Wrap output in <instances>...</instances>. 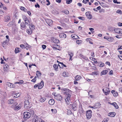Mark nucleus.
Instances as JSON below:
<instances>
[{"label":"nucleus","mask_w":122,"mask_h":122,"mask_svg":"<svg viewBox=\"0 0 122 122\" xmlns=\"http://www.w3.org/2000/svg\"><path fill=\"white\" fill-rule=\"evenodd\" d=\"M68 55L70 56L69 60H71V58L72 57V56H73V53L70 52H68Z\"/></svg>","instance_id":"nucleus-22"},{"label":"nucleus","mask_w":122,"mask_h":122,"mask_svg":"<svg viewBox=\"0 0 122 122\" xmlns=\"http://www.w3.org/2000/svg\"><path fill=\"white\" fill-rule=\"evenodd\" d=\"M81 78V76L79 75H77L75 76V79L76 81H78L80 80Z\"/></svg>","instance_id":"nucleus-23"},{"label":"nucleus","mask_w":122,"mask_h":122,"mask_svg":"<svg viewBox=\"0 0 122 122\" xmlns=\"http://www.w3.org/2000/svg\"><path fill=\"white\" fill-rule=\"evenodd\" d=\"M59 36L61 38H65L66 37V35L64 33H61L59 35Z\"/></svg>","instance_id":"nucleus-15"},{"label":"nucleus","mask_w":122,"mask_h":122,"mask_svg":"<svg viewBox=\"0 0 122 122\" xmlns=\"http://www.w3.org/2000/svg\"><path fill=\"white\" fill-rule=\"evenodd\" d=\"M35 5V6L36 8H37V7L39 8L40 7V6L37 3Z\"/></svg>","instance_id":"nucleus-55"},{"label":"nucleus","mask_w":122,"mask_h":122,"mask_svg":"<svg viewBox=\"0 0 122 122\" xmlns=\"http://www.w3.org/2000/svg\"><path fill=\"white\" fill-rule=\"evenodd\" d=\"M92 111L91 110L87 111L86 113V116L87 119H89L91 118L92 116Z\"/></svg>","instance_id":"nucleus-5"},{"label":"nucleus","mask_w":122,"mask_h":122,"mask_svg":"<svg viewBox=\"0 0 122 122\" xmlns=\"http://www.w3.org/2000/svg\"><path fill=\"white\" fill-rule=\"evenodd\" d=\"M121 29L120 28H116L114 29V30L116 33L120 34Z\"/></svg>","instance_id":"nucleus-13"},{"label":"nucleus","mask_w":122,"mask_h":122,"mask_svg":"<svg viewBox=\"0 0 122 122\" xmlns=\"http://www.w3.org/2000/svg\"><path fill=\"white\" fill-rule=\"evenodd\" d=\"M110 104L114 106L115 108L118 109L119 108L117 104L115 102H113L112 103H110Z\"/></svg>","instance_id":"nucleus-18"},{"label":"nucleus","mask_w":122,"mask_h":122,"mask_svg":"<svg viewBox=\"0 0 122 122\" xmlns=\"http://www.w3.org/2000/svg\"><path fill=\"white\" fill-rule=\"evenodd\" d=\"M20 46L22 48H25V46L23 44H21L20 45Z\"/></svg>","instance_id":"nucleus-52"},{"label":"nucleus","mask_w":122,"mask_h":122,"mask_svg":"<svg viewBox=\"0 0 122 122\" xmlns=\"http://www.w3.org/2000/svg\"><path fill=\"white\" fill-rule=\"evenodd\" d=\"M115 113L114 112H110L109 113V116L111 117H113L115 116Z\"/></svg>","instance_id":"nucleus-24"},{"label":"nucleus","mask_w":122,"mask_h":122,"mask_svg":"<svg viewBox=\"0 0 122 122\" xmlns=\"http://www.w3.org/2000/svg\"><path fill=\"white\" fill-rule=\"evenodd\" d=\"M44 82L42 81H41L39 85L38 86V88L39 89H41L44 86Z\"/></svg>","instance_id":"nucleus-14"},{"label":"nucleus","mask_w":122,"mask_h":122,"mask_svg":"<svg viewBox=\"0 0 122 122\" xmlns=\"http://www.w3.org/2000/svg\"><path fill=\"white\" fill-rule=\"evenodd\" d=\"M60 63L58 64V66L60 68H63V67H66V66L63 63L59 62Z\"/></svg>","instance_id":"nucleus-16"},{"label":"nucleus","mask_w":122,"mask_h":122,"mask_svg":"<svg viewBox=\"0 0 122 122\" xmlns=\"http://www.w3.org/2000/svg\"><path fill=\"white\" fill-rule=\"evenodd\" d=\"M24 118L26 120L30 117L31 115L30 112H25L24 113Z\"/></svg>","instance_id":"nucleus-1"},{"label":"nucleus","mask_w":122,"mask_h":122,"mask_svg":"<svg viewBox=\"0 0 122 122\" xmlns=\"http://www.w3.org/2000/svg\"><path fill=\"white\" fill-rule=\"evenodd\" d=\"M71 94H69L66 95V98L65 99V100L68 105L70 104L69 101L70 100V98L71 97Z\"/></svg>","instance_id":"nucleus-4"},{"label":"nucleus","mask_w":122,"mask_h":122,"mask_svg":"<svg viewBox=\"0 0 122 122\" xmlns=\"http://www.w3.org/2000/svg\"><path fill=\"white\" fill-rule=\"evenodd\" d=\"M78 18L79 19L81 20H85V18L82 17H78Z\"/></svg>","instance_id":"nucleus-49"},{"label":"nucleus","mask_w":122,"mask_h":122,"mask_svg":"<svg viewBox=\"0 0 122 122\" xmlns=\"http://www.w3.org/2000/svg\"><path fill=\"white\" fill-rule=\"evenodd\" d=\"M29 27L31 28V29L32 30H33L35 28V26L33 25H31V26H29Z\"/></svg>","instance_id":"nucleus-48"},{"label":"nucleus","mask_w":122,"mask_h":122,"mask_svg":"<svg viewBox=\"0 0 122 122\" xmlns=\"http://www.w3.org/2000/svg\"><path fill=\"white\" fill-rule=\"evenodd\" d=\"M20 94H21L20 93H13L12 94V96L14 98H16L19 97L20 96Z\"/></svg>","instance_id":"nucleus-9"},{"label":"nucleus","mask_w":122,"mask_h":122,"mask_svg":"<svg viewBox=\"0 0 122 122\" xmlns=\"http://www.w3.org/2000/svg\"><path fill=\"white\" fill-rule=\"evenodd\" d=\"M82 41L81 40H77L76 41V43L78 44H80L82 42Z\"/></svg>","instance_id":"nucleus-38"},{"label":"nucleus","mask_w":122,"mask_h":122,"mask_svg":"<svg viewBox=\"0 0 122 122\" xmlns=\"http://www.w3.org/2000/svg\"><path fill=\"white\" fill-rule=\"evenodd\" d=\"M113 71L112 70H111L109 72V75H112L113 74Z\"/></svg>","instance_id":"nucleus-60"},{"label":"nucleus","mask_w":122,"mask_h":122,"mask_svg":"<svg viewBox=\"0 0 122 122\" xmlns=\"http://www.w3.org/2000/svg\"><path fill=\"white\" fill-rule=\"evenodd\" d=\"M69 107L70 109H72L74 111H75L77 109V105L76 104L73 103L70 104L69 106Z\"/></svg>","instance_id":"nucleus-3"},{"label":"nucleus","mask_w":122,"mask_h":122,"mask_svg":"<svg viewBox=\"0 0 122 122\" xmlns=\"http://www.w3.org/2000/svg\"><path fill=\"white\" fill-rule=\"evenodd\" d=\"M94 105L96 108L98 107H100L101 104L99 102H97L95 103Z\"/></svg>","instance_id":"nucleus-19"},{"label":"nucleus","mask_w":122,"mask_h":122,"mask_svg":"<svg viewBox=\"0 0 122 122\" xmlns=\"http://www.w3.org/2000/svg\"><path fill=\"white\" fill-rule=\"evenodd\" d=\"M67 114L68 115L71 114V111L70 110H68V109H67Z\"/></svg>","instance_id":"nucleus-46"},{"label":"nucleus","mask_w":122,"mask_h":122,"mask_svg":"<svg viewBox=\"0 0 122 122\" xmlns=\"http://www.w3.org/2000/svg\"><path fill=\"white\" fill-rule=\"evenodd\" d=\"M46 100V98L45 97H42L40 99V101L41 102H44Z\"/></svg>","instance_id":"nucleus-32"},{"label":"nucleus","mask_w":122,"mask_h":122,"mask_svg":"<svg viewBox=\"0 0 122 122\" xmlns=\"http://www.w3.org/2000/svg\"><path fill=\"white\" fill-rule=\"evenodd\" d=\"M20 25L21 27L23 28H24L26 27L25 24L24 22H22L21 23Z\"/></svg>","instance_id":"nucleus-29"},{"label":"nucleus","mask_w":122,"mask_h":122,"mask_svg":"<svg viewBox=\"0 0 122 122\" xmlns=\"http://www.w3.org/2000/svg\"><path fill=\"white\" fill-rule=\"evenodd\" d=\"M62 92L65 94L67 95L69 94H72V91L68 89L64 88L61 89Z\"/></svg>","instance_id":"nucleus-2"},{"label":"nucleus","mask_w":122,"mask_h":122,"mask_svg":"<svg viewBox=\"0 0 122 122\" xmlns=\"http://www.w3.org/2000/svg\"><path fill=\"white\" fill-rule=\"evenodd\" d=\"M10 17L9 16H6L4 18V20L5 22H7L10 20Z\"/></svg>","instance_id":"nucleus-28"},{"label":"nucleus","mask_w":122,"mask_h":122,"mask_svg":"<svg viewBox=\"0 0 122 122\" xmlns=\"http://www.w3.org/2000/svg\"><path fill=\"white\" fill-rule=\"evenodd\" d=\"M118 57L121 60H122V56L118 55Z\"/></svg>","instance_id":"nucleus-64"},{"label":"nucleus","mask_w":122,"mask_h":122,"mask_svg":"<svg viewBox=\"0 0 122 122\" xmlns=\"http://www.w3.org/2000/svg\"><path fill=\"white\" fill-rule=\"evenodd\" d=\"M53 40V42L56 43L58 44L59 42V40L56 39V38H54Z\"/></svg>","instance_id":"nucleus-27"},{"label":"nucleus","mask_w":122,"mask_h":122,"mask_svg":"<svg viewBox=\"0 0 122 122\" xmlns=\"http://www.w3.org/2000/svg\"><path fill=\"white\" fill-rule=\"evenodd\" d=\"M46 1L48 2V3H47L46 5H50V3L49 1V0H46Z\"/></svg>","instance_id":"nucleus-58"},{"label":"nucleus","mask_w":122,"mask_h":122,"mask_svg":"<svg viewBox=\"0 0 122 122\" xmlns=\"http://www.w3.org/2000/svg\"><path fill=\"white\" fill-rule=\"evenodd\" d=\"M9 67V66L8 65H5V66H4V69L5 71H7Z\"/></svg>","instance_id":"nucleus-31"},{"label":"nucleus","mask_w":122,"mask_h":122,"mask_svg":"<svg viewBox=\"0 0 122 122\" xmlns=\"http://www.w3.org/2000/svg\"><path fill=\"white\" fill-rule=\"evenodd\" d=\"M18 48H16L15 49V53H17L19 52V51L18 50Z\"/></svg>","instance_id":"nucleus-50"},{"label":"nucleus","mask_w":122,"mask_h":122,"mask_svg":"<svg viewBox=\"0 0 122 122\" xmlns=\"http://www.w3.org/2000/svg\"><path fill=\"white\" fill-rule=\"evenodd\" d=\"M14 102V100L13 99H10L9 101V104H12Z\"/></svg>","instance_id":"nucleus-39"},{"label":"nucleus","mask_w":122,"mask_h":122,"mask_svg":"<svg viewBox=\"0 0 122 122\" xmlns=\"http://www.w3.org/2000/svg\"><path fill=\"white\" fill-rule=\"evenodd\" d=\"M51 111H52L53 113H54L56 111V110L55 109L54 110L53 109H51Z\"/></svg>","instance_id":"nucleus-57"},{"label":"nucleus","mask_w":122,"mask_h":122,"mask_svg":"<svg viewBox=\"0 0 122 122\" xmlns=\"http://www.w3.org/2000/svg\"><path fill=\"white\" fill-rule=\"evenodd\" d=\"M55 98L58 101H61L62 100V98L61 96L59 94L56 95Z\"/></svg>","instance_id":"nucleus-7"},{"label":"nucleus","mask_w":122,"mask_h":122,"mask_svg":"<svg viewBox=\"0 0 122 122\" xmlns=\"http://www.w3.org/2000/svg\"><path fill=\"white\" fill-rule=\"evenodd\" d=\"M91 39L90 38H88L86 39V41H89H89H91Z\"/></svg>","instance_id":"nucleus-62"},{"label":"nucleus","mask_w":122,"mask_h":122,"mask_svg":"<svg viewBox=\"0 0 122 122\" xmlns=\"http://www.w3.org/2000/svg\"><path fill=\"white\" fill-rule=\"evenodd\" d=\"M39 119H38V117L37 116H35L34 118L33 119L32 122H39Z\"/></svg>","instance_id":"nucleus-10"},{"label":"nucleus","mask_w":122,"mask_h":122,"mask_svg":"<svg viewBox=\"0 0 122 122\" xmlns=\"http://www.w3.org/2000/svg\"><path fill=\"white\" fill-rule=\"evenodd\" d=\"M30 105V102L28 100L25 101L24 108L26 109L28 108V107L30 108V107H29Z\"/></svg>","instance_id":"nucleus-6"},{"label":"nucleus","mask_w":122,"mask_h":122,"mask_svg":"<svg viewBox=\"0 0 122 122\" xmlns=\"http://www.w3.org/2000/svg\"><path fill=\"white\" fill-rule=\"evenodd\" d=\"M48 102L50 105H52L54 104L55 101L53 99H51L49 100Z\"/></svg>","instance_id":"nucleus-17"},{"label":"nucleus","mask_w":122,"mask_h":122,"mask_svg":"<svg viewBox=\"0 0 122 122\" xmlns=\"http://www.w3.org/2000/svg\"><path fill=\"white\" fill-rule=\"evenodd\" d=\"M17 103H15V104H14L13 105H12L11 106V107L13 108V107H15L16 105H17Z\"/></svg>","instance_id":"nucleus-47"},{"label":"nucleus","mask_w":122,"mask_h":122,"mask_svg":"<svg viewBox=\"0 0 122 122\" xmlns=\"http://www.w3.org/2000/svg\"><path fill=\"white\" fill-rule=\"evenodd\" d=\"M42 46L43 49H45L46 47V46L44 45H42Z\"/></svg>","instance_id":"nucleus-54"},{"label":"nucleus","mask_w":122,"mask_h":122,"mask_svg":"<svg viewBox=\"0 0 122 122\" xmlns=\"http://www.w3.org/2000/svg\"><path fill=\"white\" fill-rule=\"evenodd\" d=\"M25 21V24L27 25H30V22L28 20Z\"/></svg>","instance_id":"nucleus-37"},{"label":"nucleus","mask_w":122,"mask_h":122,"mask_svg":"<svg viewBox=\"0 0 122 122\" xmlns=\"http://www.w3.org/2000/svg\"><path fill=\"white\" fill-rule=\"evenodd\" d=\"M20 105H19L17 106L15 108V110H18L20 109L21 108Z\"/></svg>","instance_id":"nucleus-30"},{"label":"nucleus","mask_w":122,"mask_h":122,"mask_svg":"<svg viewBox=\"0 0 122 122\" xmlns=\"http://www.w3.org/2000/svg\"><path fill=\"white\" fill-rule=\"evenodd\" d=\"M7 85L11 88H13L14 87V86L13 84H12L10 82H8Z\"/></svg>","instance_id":"nucleus-25"},{"label":"nucleus","mask_w":122,"mask_h":122,"mask_svg":"<svg viewBox=\"0 0 122 122\" xmlns=\"http://www.w3.org/2000/svg\"><path fill=\"white\" fill-rule=\"evenodd\" d=\"M106 64L108 65L109 66H110V62L109 61H107L106 62Z\"/></svg>","instance_id":"nucleus-59"},{"label":"nucleus","mask_w":122,"mask_h":122,"mask_svg":"<svg viewBox=\"0 0 122 122\" xmlns=\"http://www.w3.org/2000/svg\"><path fill=\"white\" fill-rule=\"evenodd\" d=\"M46 22L50 26L52 25V24L53 21L51 19H47L46 20Z\"/></svg>","instance_id":"nucleus-11"},{"label":"nucleus","mask_w":122,"mask_h":122,"mask_svg":"<svg viewBox=\"0 0 122 122\" xmlns=\"http://www.w3.org/2000/svg\"><path fill=\"white\" fill-rule=\"evenodd\" d=\"M6 43V42L5 41L2 43V45L3 47H4V46H5Z\"/></svg>","instance_id":"nucleus-53"},{"label":"nucleus","mask_w":122,"mask_h":122,"mask_svg":"<svg viewBox=\"0 0 122 122\" xmlns=\"http://www.w3.org/2000/svg\"><path fill=\"white\" fill-rule=\"evenodd\" d=\"M112 93L113 94L114 96H117L118 95V93L117 92H115L114 90H112L111 91Z\"/></svg>","instance_id":"nucleus-26"},{"label":"nucleus","mask_w":122,"mask_h":122,"mask_svg":"<svg viewBox=\"0 0 122 122\" xmlns=\"http://www.w3.org/2000/svg\"><path fill=\"white\" fill-rule=\"evenodd\" d=\"M53 66L55 70H56L58 69V67L57 64H55L53 65Z\"/></svg>","instance_id":"nucleus-36"},{"label":"nucleus","mask_w":122,"mask_h":122,"mask_svg":"<svg viewBox=\"0 0 122 122\" xmlns=\"http://www.w3.org/2000/svg\"><path fill=\"white\" fill-rule=\"evenodd\" d=\"M63 76L65 77H66L67 76V75L66 73V72H63L62 74Z\"/></svg>","instance_id":"nucleus-51"},{"label":"nucleus","mask_w":122,"mask_h":122,"mask_svg":"<svg viewBox=\"0 0 122 122\" xmlns=\"http://www.w3.org/2000/svg\"><path fill=\"white\" fill-rule=\"evenodd\" d=\"M117 13L119 14H122V12L121 10H118L116 12Z\"/></svg>","instance_id":"nucleus-43"},{"label":"nucleus","mask_w":122,"mask_h":122,"mask_svg":"<svg viewBox=\"0 0 122 122\" xmlns=\"http://www.w3.org/2000/svg\"><path fill=\"white\" fill-rule=\"evenodd\" d=\"M26 12H27V13L29 14V15H31V13L30 11H27Z\"/></svg>","instance_id":"nucleus-61"},{"label":"nucleus","mask_w":122,"mask_h":122,"mask_svg":"<svg viewBox=\"0 0 122 122\" xmlns=\"http://www.w3.org/2000/svg\"><path fill=\"white\" fill-rule=\"evenodd\" d=\"M71 37H72L73 39H77L76 37H77L79 39V38L76 35H72L71 36Z\"/></svg>","instance_id":"nucleus-33"},{"label":"nucleus","mask_w":122,"mask_h":122,"mask_svg":"<svg viewBox=\"0 0 122 122\" xmlns=\"http://www.w3.org/2000/svg\"><path fill=\"white\" fill-rule=\"evenodd\" d=\"M30 29L27 30L26 32L29 35L31 34L32 33V30L31 29V27H29Z\"/></svg>","instance_id":"nucleus-20"},{"label":"nucleus","mask_w":122,"mask_h":122,"mask_svg":"<svg viewBox=\"0 0 122 122\" xmlns=\"http://www.w3.org/2000/svg\"><path fill=\"white\" fill-rule=\"evenodd\" d=\"M41 74L40 72L38 71H37L36 72V75L37 76H41Z\"/></svg>","instance_id":"nucleus-34"},{"label":"nucleus","mask_w":122,"mask_h":122,"mask_svg":"<svg viewBox=\"0 0 122 122\" xmlns=\"http://www.w3.org/2000/svg\"><path fill=\"white\" fill-rule=\"evenodd\" d=\"M108 120L109 119L108 118H106L104 119L102 122H107Z\"/></svg>","instance_id":"nucleus-40"},{"label":"nucleus","mask_w":122,"mask_h":122,"mask_svg":"<svg viewBox=\"0 0 122 122\" xmlns=\"http://www.w3.org/2000/svg\"><path fill=\"white\" fill-rule=\"evenodd\" d=\"M63 12L65 14H68L69 13V12L68 10H65Z\"/></svg>","instance_id":"nucleus-41"},{"label":"nucleus","mask_w":122,"mask_h":122,"mask_svg":"<svg viewBox=\"0 0 122 122\" xmlns=\"http://www.w3.org/2000/svg\"><path fill=\"white\" fill-rule=\"evenodd\" d=\"M36 76H35L34 78L31 80V81L34 82H35L36 80Z\"/></svg>","instance_id":"nucleus-45"},{"label":"nucleus","mask_w":122,"mask_h":122,"mask_svg":"<svg viewBox=\"0 0 122 122\" xmlns=\"http://www.w3.org/2000/svg\"><path fill=\"white\" fill-rule=\"evenodd\" d=\"M1 3V5H0V8H3L4 7V6L3 5V4H2V3Z\"/></svg>","instance_id":"nucleus-56"},{"label":"nucleus","mask_w":122,"mask_h":122,"mask_svg":"<svg viewBox=\"0 0 122 122\" xmlns=\"http://www.w3.org/2000/svg\"><path fill=\"white\" fill-rule=\"evenodd\" d=\"M86 15L87 18L89 19H91L92 18V16L91 14L90 11L86 12Z\"/></svg>","instance_id":"nucleus-8"},{"label":"nucleus","mask_w":122,"mask_h":122,"mask_svg":"<svg viewBox=\"0 0 122 122\" xmlns=\"http://www.w3.org/2000/svg\"><path fill=\"white\" fill-rule=\"evenodd\" d=\"M108 71L107 70H104L101 72L100 75L102 76L103 75H105L108 72Z\"/></svg>","instance_id":"nucleus-21"},{"label":"nucleus","mask_w":122,"mask_h":122,"mask_svg":"<svg viewBox=\"0 0 122 122\" xmlns=\"http://www.w3.org/2000/svg\"><path fill=\"white\" fill-rule=\"evenodd\" d=\"M20 9L24 11V12H26L27 11V10L23 7H21Z\"/></svg>","instance_id":"nucleus-35"},{"label":"nucleus","mask_w":122,"mask_h":122,"mask_svg":"<svg viewBox=\"0 0 122 122\" xmlns=\"http://www.w3.org/2000/svg\"><path fill=\"white\" fill-rule=\"evenodd\" d=\"M110 92V91L109 89L108 88H106L105 89V91L104 93L106 95H108Z\"/></svg>","instance_id":"nucleus-12"},{"label":"nucleus","mask_w":122,"mask_h":122,"mask_svg":"<svg viewBox=\"0 0 122 122\" xmlns=\"http://www.w3.org/2000/svg\"><path fill=\"white\" fill-rule=\"evenodd\" d=\"M104 64L103 63H102L100 65V67H103L104 66Z\"/></svg>","instance_id":"nucleus-63"},{"label":"nucleus","mask_w":122,"mask_h":122,"mask_svg":"<svg viewBox=\"0 0 122 122\" xmlns=\"http://www.w3.org/2000/svg\"><path fill=\"white\" fill-rule=\"evenodd\" d=\"M72 2V0H68L66 1V3L67 4H70Z\"/></svg>","instance_id":"nucleus-44"},{"label":"nucleus","mask_w":122,"mask_h":122,"mask_svg":"<svg viewBox=\"0 0 122 122\" xmlns=\"http://www.w3.org/2000/svg\"><path fill=\"white\" fill-rule=\"evenodd\" d=\"M24 20V21L28 20L27 17L25 15H23L22 16Z\"/></svg>","instance_id":"nucleus-42"}]
</instances>
